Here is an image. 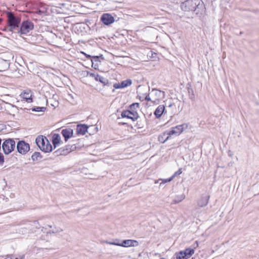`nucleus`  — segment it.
<instances>
[{"label": "nucleus", "instance_id": "4c0bfd02", "mask_svg": "<svg viewBox=\"0 0 259 259\" xmlns=\"http://www.w3.org/2000/svg\"><path fill=\"white\" fill-rule=\"evenodd\" d=\"M198 246V242L197 241L195 242V247H197Z\"/></svg>", "mask_w": 259, "mask_h": 259}, {"label": "nucleus", "instance_id": "f704fd0d", "mask_svg": "<svg viewBox=\"0 0 259 259\" xmlns=\"http://www.w3.org/2000/svg\"><path fill=\"white\" fill-rule=\"evenodd\" d=\"M65 6V4H58V6L56 7L57 8H62V7H63L64 6Z\"/></svg>", "mask_w": 259, "mask_h": 259}, {"label": "nucleus", "instance_id": "f8f14e48", "mask_svg": "<svg viewBox=\"0 0 259 259\" xmlns=\"http://www.w3.org/2000/svg\"><path fill=\"white\" fill-rule=\"evenodd\" d=\"M138 245L137 241L134 240H123L122 243H120L119 246L122 247H131V246H137Z\"/></svg>", "mask_w": 259, "mask_h": 259}, {"label": "nucleus", "instance_id": "5701e85b", "mask_svg": "<svg viewBox=\"0 0 259 259\" xmlns=\"http://www.w3.org/2000/svg\"><path fill=\"white\" fill-rule=\"evenodd\" d=\"M177 259H187L186 256V254L183 251H181L175 253Z\"/></svg>", "mask_w": 259, "mask_h": 259}, {"label": "nucleus", "instance_id": "f257e3e1", "mask_svg": "<svg viewBox=\"0 0 259 259\" xmlns=\"http://www.w3.org/2000/svg\"><path fill=\"white\" fill-rule=\"evenodd\" d=\"M8 17V28L6 29L9 31L18 33L19 24L20 23V18L15 17L11 12L7 13Z\"/></svg>", "mask_w": 259, "mask_h": 259}, {"label": "nucleus", "instance_id": "b1692460", "mask_svg": "<svg viewBox=\"0 0 259 259\" xmlns=\"http://www.w3.org/2000/svg\"><path fill=\"white\" fill-rule=\"evenodd\" d=\"M41 158V154L39 152H35L31 156L32 160L34 161H37Z\"/></svg>", "mask_w": 259, "mask_h": 259}, {"label": "nucleus", "instance_id": "20e7f679", "mask_svg": "<svg viewBox=\"0 0 259 259\" xmlns=\"http://www.w3.org/2000/svg\"><path fill=\"white\" fill-rule=\"evenodd\" d=\"M4 153L9 154L11 153L15 148V142L11 139L6 140L2 146Z\"/></svg>", "mask_w": 259, "mask_h": 259}, {"label": "nucleus", "instance_id": "0eeeda50", "mask_svg": "<svg viewBox=\"0 0 259 259\" xmlns=\"http://www.w3.org/2000/svg\"><path fill=\"white\" fill-rule=\"evenodd\" d=\"M152 95V103L157 104L159 101L165 98V93L157 89H152L151 91Z\"/></svg>", "mask_w": 259, "mask_h": 259}, {"label": "nucleus", "instance_id": "37998d69", "mask_svg": "<svg viewBox=\"0 0 259 259\" xmlns=\"http://www.w3.org/2000/svg\"><path fill=\"white\" fill-rule=\"evenodd\" d=\"M5 259H13V258L10 257V258H9V257H8V258H5Z\"/></svg>", "mask_w": 259, "mask_h": 259}, {"label": "nucleus", "instance_id": "e433bc0d", "mask_svg": "<svg viewBox=\"0 0 259 259\" xmlns=\"http://www.w3.org/2000/svg\"><path fill=\"white\" fill-rule=\"evenodd\" d=\"M66 150L67 151H66V152H65V151H64V150H63V153H61L60 154H66L67 153H69V152H70L71 151V150H70L69 151V150H68V149H66Z\"/></svg>", "mask_w": 259, "mask_h": 259}, {"label": "nucleus", "instance_id": "a878e982", "mask_svg": "<svg viewBox=\"0 0 259 259\" xmlns=\"http://www.w3.org/2000/svg\"><path fill=\"white\" fill-rule=\"evenodd\" d=\"M46 110V108L44 107H36L32 109L33 111L35 112H44Z\"/></svg>", "mask_w": 259, "mask_h": 259}, {"label": "nucleus", "instance_id": "473e14b6", "mask_svg": "<svg viewBox=\"0 0 259 259\" xmlns=\"http://www.w3.org/2000/svg\"><path fill=\"white\" fill-rule=\"evenodd\" d=\"M4 161V157L1 153H0V163H3Z\"/></svg>", "mask_w": 259, "mask_h": 259}, {"label": "nucleus", "instance_id": "a211bd4d", "mask_svg": "<svg viewBox=\"0 0 259 259\" xmlns=\"http://www.w3.org/2000/svg\"><path fill=\"white\" fill-rule=\"evenodd\" d=\"M170 138V136L169 134H168V131H166L159 135L158 139L160 142L161 143H164Z\"/></svg>", "mask_w": 259, "mask_h": 259}, {"label": "nucleus", "instance_id": "1a4fd4ad", "mask_svg": "<svg viewBox=\"0 0 259 259\" xmlns=\"http://www.w3.org/2000/svg\"><path fill=\"white\" fill-rule=\"evenodd\" d=\"M122 117H126L129 119L135 121L139 117V115L136 111L133 110L132 111L129 110L123 111L121 114Z\"/></svg>", "mask_w": 259, "mask_h": 259}, {"label": "nucleus", "instance_id": "412c9836", "mask_svg": "<svg viewBox=\"0 0 259 259\" xmlns=\"http://www.w3.org/2000/svg\"><path fill=\"white\" fill-rule=\"evenodd\" d=\"M95 79L97 81H99L101 82V83H102L104 84H106L107 83V82H108V80L107 79H106L104 77L101 76H100L99 75H97L95 76Z\"/></svg>", "mask_w": 259, "mask_h": 259}, {"label": "nucleus", "instance_id": "aec40b11", "mask_svg": "<svg viewBox=\"0 0 259 259\" xmlns=\"http://www.w3.org/2000/svg\"><path fill=\"white\" fill-rule=\"evenodd\" d=\"M185 198V196L184 194H182L180 195L177 196L173 200V203L177 204L182 200H183Z\"/></svg>", "mask_w": 259, "mask_h": 259}, {"label": "nucleus", "instance_id": "9d476101", "mask_svg": "<svg viewBox=\"0 0 259 259\" xmlns=\"http://www.w3.org/2000/svg\"><path fill=\"white\" fill-rule=\"evenodd\" d=\"M101 21L105 25H109L114 22V18L111 14L104 13L101 17Z\"/></svg>", "mask_w": 259, "mask_h": 259}, {"label": "nucleus", "instance_id": "72a5a7b5", "mask_svg": "<svg viewBox=\"0 0 259 259\" xmlns=\"http://www.w3.org/2000/svg\"><path fill=\"white\" fill-rule=\"evenodd\" d=\"M172 108L174 109H176V106L172 104H169L168 106H167L166 107H165V108H166L167 109V108Z\"/></svg>", "mask_w": 259, "mask_h": 259}, {"label": "nucleus", "instance_id": "2f4dec72", "mask_svg": "<svg viewBox=\"0 0 259 259\" xmlns=\"http://www.w3.org/2000/svg\"><path fill=\"white\" fill-rule=\"evenodd\" d=\"M145 100L146 101H151L152 103V100H153V98L151 99L149 95H147L146 96V97H145Z\"/></svg>", "mask_w": 259, "mask_h": 259}, {"label": "nucleus", "instance_id": "f3484780", "mask_svg": "<svg viewBox=\"0 0 259 259\" xmlns=\"http://www.w3.org/2000/svg\"><path fill=\"white\" fill-rule=\"evenodd\" d=\"M61 142V137L58 134H54L52 137V142L54 148L59 146Z\"/></svg>", "mask_w": 259, "mask_h": 259}, {"label": "nucleus", "instance_id": "c03bdc74", "mask_svg": "<svg viewBox=\"0 0 259 259\" xmlns=\"http://www.w3.org/2000/svg\"><path fill=\"white\" fill-rule=\"evenodd\" d=\"M1 21H2V19H0V23L1 22Z\"/></svg>", "mask_w": 259, "mask_h": 259}, {"label": "nucleus", "instance_id": "58836bf2", "mask_svg": "<svg viewBox=\"0 0 259 259\" xmlns=\"http://www.w3.org/2000/svg\"><path fill=\"white\" fill-rule=\"evenodd\" d=\"M84 54L87 56V58H90L91 57V56L90 55H87L85 54Z\"/></svg>", "mask_w": 259, "mask_h": 259}, {"label": "nucleus", "instance_id": "2eb2a0df", "mask_svg": "<svg viewBox=\"0 0 259 259\" xmlns=\"http://www.w3.org/2000/svg\"><path fill=\"white\" fill-rule=\"evenodd\" d=\"M209 199V196L208 195L201 197V198L198 201V206L200 207L206 206L208 203Z\"/></svg>", "mask_w": 259, "mask_h": 259}, {"label": "nucleus", "instance_id": "39448f33", "mask_svg": "<svg viewBox=\"0 0 259 259\" xmlns=\"http://www.w3.org/2000/svg\"><path fill=\"white\" fill-rule=\"evenodd\" d=\"M34 28L33 23L28 20L24 21L21 24L20 27L19 28L18 33L21 34H26L29 33Z\"/></svg>", "mask_w": 259, "mask_h": 259}, {"label": "nucleus", "instance_id": "7c9ffc66", "mask_svg": "<svg viewBox=\"0 0 259 259\" xmlns=\"http://www.w3.org/2000/svg\"><path fill=\"white\" fill-rule=\"evenodd\" d=\"M182 172V168H180L177 171H176L175 173V174L172 176H174V178L175 176H176L177 175H179L181 174Z\"/></svg>", "mask_w": 259, "mask_h": 259}, {"label": "nucleus", "instance_id": "9b49d317", "mask_svg": "<svg viewBox=\"0 0 259 259\" xmlns=\"http://www.w3.org/2000/svg\"><path fill=\"white\" fill-rule=\"evenodd\" d=\"M61 134L67 142L69 138L72 137L73 134V131L71 128H67L62 130Z\"/></svg>", "mask_w": 259, "mask_h": 259}, {"label": "nucleus", "instance_id": "c756f323", "mask_svg": "<svg viewBox=\"0 0 259 259\" xmlns=\"http://www.w3.org/2000/svg\"><path fill=\"white\" fill-rule=\"evenodd\" d=\"M105 243L107 244H108L114 245H117V246H119V245H120V243H116V241L109 242V241H107L105 242Z\"/></svg>", "mask_w": 259, "mask_h": 259}, {"label": "nucleus", "instance_id": "a18cd8bd", "mask_svg": "<svg viewBox=\"0 0 259 259\" xmlns=\"http://www.w3.org/2000/svg\"><path fill=\"white\" fill-rule=\"evenodd\" d=\"M192 259H195V258H194V257H192Z\"/></svg>", "mask_w": 259, "mask_h": 259}, {"label": "nucleus", "instance_id": "4be33fe9", "mask_svg": "<svg viewBox=\"0 0 259 259\" xmlns=\"http://www.w3.org/2000/svg\"><path fill=\"white\" fill-rule=\"evenodd\" d=\"M132 80L130 79H128L122 81L120 83V85H121V87L122 88H126L128 86L131 85L132 84Z\"/></svg>", "mask_w": 259, "mask_h": 259}, {"label": "nucleus", "instance_id": "ea45409f", "mask_svg": "<svg viewBox=\"0 0 259 259\" xmlns=\"http://www.w3.org/2000/svg\"><path fill=\"white\" fill-rule=\"evenodd\" d=\"M23 257H24V256L23 255V256H21V258H18V257H16V258H14V259H23ZM13 259H14V258H13Z\"/></svg>", "mask_w": 259, "mask_h": 259}, {"label": "nucleus", "instance_id": "cd10ccee", "mask_svg": "<svg viewBox=\"0 0 259 259\" xmlns=\"http://www.w3.org/2000/svg\"><path fill=\"white\" fill-rule=\"evenodd\" d=\"M139 107V103H133L130 106V108L131 110H133L136 107L138 108Z\"/></svg>", "mask_w": 259, "mask_h": 259}, {"label": "nucleus", "instance_id": "4468645a", "mask_svg": "<svg viewBox=\"0 0 259 259\" xmlns=\"http://www.w3.org/2000/svg\"><path fill=\"white\" fill-rule=\"evenodd\" d=\"M20 97L25 99L26 101L28 103H31L32 101L31 98V93L30 90H25L20 94Z\"/></svg>", "mask_w": 259, "mask_h": 259}, {"label": "nucleus", "instance_id": "423d86ee", "mask_svg": "<svg viewBox=\"0 0 259 259\" xmlns=\"http://www.w3.org/2000/svg\"><path fill=\"white\" fill-rule=\"evenodd\" d=\"M188 127V124L183 123L182 124L177 125L175 127H171L169 131H168V134H169L170 137L172 136H179L183 131L187 129Z\"/></svg>", "mask_w": 259, "mask_h": 259}, {"label": "nucleus", "instance_id": "79ce46f5", "mask_svg": "<svg viewBox=\"0 0 259 259\" xmlns=\"http://www.w3.org/2000/svg\"><path fill=\"white\" fill-rule=\"evenodd\" d=\"M115 241H116V243H120L117 240H115Z\"/></svg>", "mask_w": 259, "mask_h": 259}, {"label": "nucleus", "instance_id": "ddd939ff", "mask_svg": "<svg viewBox=\"0 0 259 259\" xmlns=\"http://www.w3.org/2000/svg\"><path fill=\"white\" fill-rule=\"evenodd\" d=\"M167 112V109L165 108L164 105H159L156 109L154 114L157 118H159L161 116L163 113Z\"/></svg>", "mask_w": 259, "mask_h": 259}, {"label": "nucleus", "instance_id": "c9c22d12", "mask_svg": "<svg viewBox=\"0 0 259 259\" xmlns=\"http://www.w3.org/2000/svg\"><path fill=\"white\" fill-rule=\"evenodd\" d=\"M47 227H48L50 228H52V225H47L45 227H42V231H44V230H46L47 229Z\"/></svg>", "mask_w": 259, "mask_h": 259}, {"label": "nucleus", "instance_id": "dca6fc26", "mask_svg": "<svg viewBox=\"0 0 259 259\" xmlns=\"http://www.w3.org/2000/svg\"><path fill=\"white\" fill-rule=\"evenodd\" d=\"M88 126L85 124L78 125L76 127V133L78 135H84L88 131Z\"/></svg>", "mask_w": 259, "mask_h": 259}, {"label": "nucleus", "instance_id": "6ab92c4d", "mask_svg": "<svg viewBox=\"0 0 259 259\" xmlns=\"http://www.w3.org/2000/svg\"><path fill=\"white\" fill-rule=\"evenodd\" d=\"M183 251L186 254V256L187 259L190 257V256H191L195 252L194 249L190 248H186Z\"/></svg>", "mask_w": 259, "mask_h": 259}, {"label": "nucleus", "instance_id": "bb28decb", "mask_svg": "<svg viewBox=\"0 0 259 259\" xmlns=\"http://www.w3.org/2000/svg\"><path fill=\"white\" fill-rule=\"evenodd\" d=\"M173 179H174V176H172L171 178H170L169 179H160L159 180L162 181V182L160 183V186H161L162 185V184H164V183H166L167 182H170Z\"/></svg>", "mask_w": 259, "mask_h": 259}, {"label": "nucleus", "instance_id": "f03ea898", "mask_svg": "<svg viewBox=\"0 0 259 259\" xmlns=\"http://www.w3.org/2000/svg\"><path fill=\"white\" fill-rule=\"evenodd\" d=\"M35 143L40 150L47 153L52 151V146L48 139L44 136H38L35 139Z\"/></svg>", "mask_w": 259, "mask_h": 259}, {"label": "nucleus", "instance_id": "7ed1b4c3", "mask_svg": "<svg viewBox=\"0 0 259 259\" xmlns=\"http://www.w3.org/2000/svg\"><path fill=\"white\" fill-rule=\"evenodd\" d=\"M202 3L201 0H187L181 4V8L184 11H194Z\"/></svg>", "mask_w": 259, "mask_h": 259}, {"label": "nucleus", "instance_id": "6e6552de", "mask_svg": "<svg viewBox=\"0 0 259 259\" xmlns=\"http://www.w3.org/2000/svg\"><path fill=\"white\" fill-rule=\"evenodd\" d=\"M17 149L19 153L25 154L29 150L30 146L24 141H21L17 143Z\"/></svg>", "mask_w": 259, "mask_h": 259}, {"label": "nucleus", "instance_id": "393cba45", "mask_svg": "<svg viewBox=\"0 0 259 259\" xmlns=\"http://www.w3.org/2000/svg\"><path fill=\"white\" fill-rule=\"evenodd\" d=\"M62 231H63V229H62L60 228H58V227H55L53 229V230L51 231H44V232H46L47 233H58L61 232Z\"/></svg>", "mask_w": 259, "mask_h": 259}, {"label": "nucleus", "instance_id": "c85d7f7f", "mask_svg": "<svg viewBox=\"0 0 259 259\" xmlns=\"http://www.w3.org/2000/svg\"><path fill=\"white\" fill-rule=\"evenodd\" d=\"M113 87L115 89H122L121 87V85H120V83H116L113 84Z\"/></svg>", "mask_w": 259, "mask_h": 259}, {"label": "nucleus", "instance_id": "a19ab883", "mask_svg": "<svg viewBox=\"0 0 259 259\" xmlns=\"http://www.w3.org/2000/svg\"><path fill=\"white\" fill-rule=\"evenodd\" d=\"M91 75V76H93V77H95V76H96V75H95V74H93V73L91 74V75Z\"/></svg>", "mask_w": 259, "mask_h": 259}]
</instances>
